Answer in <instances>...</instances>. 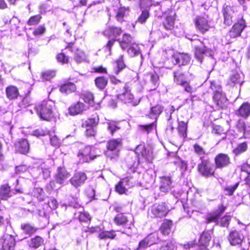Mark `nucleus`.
Wrapping results in <instances>:
<instances>
[{"instance_id": "f257e3e1", "label": "nucleus", "mask_w": 250, "mask_h": 250, "mask_svg": "<svg viewBox=\"0 0 250 250\" xmlns=\"http://www.w3.org/2000/svg\"><path fill=\"white\" fill-rule=\"evenodd\" d=\"M36 110L41 119L49 121L54 116L55 104L51 100L43 101Z\"/></svg>"}, {"instance_id": "f03ea898", "label": "nucleus", "mask_w": 250, "mask_h": 250, "mask_svg": "<svg viewBox=\"0 0 250 250\" xmlns=\"http://www.w3.org/2000/svg\"><path fill=\"white\" fill-rule=\"evenodd\" d=\"M210 87L213 91V99L216 105L221 108L226 107L227 99L225 93H223L220 86L215 82H211Z\"/></svg>"}, {"instance_id": "7ed1b4c3", "label": "nucleus", "mask_w": 250, "mask_h": 250, "mask_svg": "<svg viewBox=\"0 0 250 250\" xmlns=\"http://www.w3.org/2000/svg\"><path fill=\"white\" fill-rule=\"evenodd\" d=\"M201 161L197 167L200 174L206 177L213 176L214 170L208 156H201Z\"/></svg>"}, {"instance_id": "20e7f679", "label": "nucleus", "mask_w": 250, "mask_h": 250, "mask_svg": "<svg viewBox=\"0 0 250 250\" xmlns=\"http://www.w3.org/2000/svg\"><path fill=\"white\" fill-rule=\"evenodd\" d=\"M173 80L175 83L181 85L187 92L191 93L194 91V88L189 84L186 80L184 73L181 70L173 72Z\"/></svg>"}, {"instance_id": "39448f33", "label": "nucleus", "mask_w": 250, "mask_h": 250, "mask_svg": "<svg viewBox=\"0 0 250 250\" xmlns=\"http://www.w3.org/2000/svg\"><path fill=\"white\" fill-rule=\"evenodd\" d=\"M117 98L125 103H132L134 106L138 105L140 102V100L138 101H133L134 96L131 92L130 89L126 85H125L123 86V89L117 95Z\"/></svg>"}, {"instance_id": "423d86ee", "label": "nucleus", "mask_w": 250, "mask_h": 250, "mask_svg": "<svg viewBox=\"0 0 250 250\" xmlns=\"http://www.w3.org/2000/svg\"><path fill=\"white\" fill-rule=\"evenodd\" d=\"M194 43L195 57L199 61L202 62L205 55H211L210 51L204 45L203 42L198 40L194 41Z\"/></svg>"}, {"instance_id": "0eeeda50", "label": "nucleus", "mask_w": 250, "mask_h": 250, "mask_svg": "<svg viewBox=\"0 0 250 250\" xmlns=\"http://www.w3.org/2000/svg\"><path fill=\"white\" fill-rule=\"evenodd\" d=\"M16 242L11 235L6 234L0 238V250H14Z\"/></svg>"}, {"instance_id": "6e6552de", "label": "nucleus", "mask_w": 250, "mask_h": 250, "mask_svg": "<svg viewBox=\"0 0 250 250\" xmlns=\"http://www.w3.org/2000/svg\"><path fill=\"white\" fill-rule=\"evenodd\" d=\"M16 193H22V190L16 188L14 191L7 184L2 185L0 187V198L2 200H7Z\"/></svg>"}, {"instance_id": "1a4fd4ad", "label": "nucleus", "mask_w": 250, "mask_h": 250, "mask_svg": "<svg viewBox=\"0 0 250 250\" xmlns=\"http://www.w3.org/2000/svg\"><path fill=\"white\" fill-rule=\"evenodd\" d=\"M121 145V141L116 140L109 141L107 145V151L106 152V155L110 157L111 159L117 157L118 155V148Z\"/></svg>"}, {"instance_id": "9d476101", "label": "nucleus", "mask_w": 250, "mask_h": 250, "mask_svg": "<svg viewBox=\"0 0 250 250\" xmlns=\"http://www.w3.org/2000/svg\"><path fill=\"white\" fill-rule=\"evenodd\" d=\"M131 217V215L130 214L119 213L114 217L113 221L118 226L129 229L130 226L129 222H130V219Z\"/></svg>"}, {"instance_id": "9b49d317", "label": "nucleus", "mask_w": 250, "mask_h": 250, "mask_svg": "<svg viewBox=\"0 0 250 250\" xmlns=\"http://www.w3.org/2000/svg\"><path fill=\"white\" fill-rule=\"evenodd\" d=\"M214 163L216 168L222 169L228 167L230 164L231 161L228 154L220 153L215 156Z\"/></svg>"}, {"instance_id": "f8f14e48", "label": "nucleus", "mask_w": 250, "mask_h": 250, "mask_svg": "<svg viewBox=\"0 0 250 250\" xmlns=\"http://www.w3.org/2000/svg\"><path fill=\"white\" fill-rule=\"evenodd\" d=\"M168 208L165 203L161 204H155L151 208V212L157 217H163L165 216L168 212Z\"/></svg>"}, {"instance_id": "ddd939ff", "label": "nucleus", "mask_w": 250, "mask_h": 250, "mask_svg": "<svg viewBox=\"0 0 250 250\" xmlns=\"http://www.w3.org/2000/svg\"><path fill=\"white\" fill-rule=\"evenodd\" d=\"M87 179V176L84 172L80 171L76 172L70 178L69 181L71 185L78 188L83 185Z\"/></svg>"}, {"instance_id": "4468645a", "label": "nucleus", "mask_w": 250, "mask_h": 250, "mask_svg": "<svg viewBox=\"0 0 250 250\" xmlns=\"http://www.w3.org/2000/svg\"><path fill=\"white\" fill-rule=\"evenodd\" d=\"M245 26V21L243 19H241L233 26L232 29L230 30L229 33V37L234 38L239 36Z\"/></svg>"}, {"instance_id": "2eb2a0df", "label": "nucleus", "mask_w": 250, "mask_h": 250, "mask_svg": "<svg viewBox=\"0 0 250 250\" xmlns=\"http://www.w3.org/2000/svg\"><path fill=\"white\" fill-rule=\"evenodd\" d=\"M195 25L196 28L202 33L208 31L211 27L210 21L202 17H198L196 18Z\"/></svg>"}, {"instance_id": "dca6fc26", "label": "nucleus", "mask_w": 250, "mask_h": 250, "mask_svg": "<svg viewBox=\"0 0 250 250\" xmlns=\"http://www.w3.org/2000/svg\"><path fill=\"white\" fill-rule=\"evenodd\" d=\"M226 208L223 206L220 207L218 210L208 214L206 217L207 223H216L217 224L219 223L218 218L225 211Z\"/></svg>"}, {"instance_id": "f3484780", "label": "nucleus", "mask_w": 250, "mask_h": 250, "mask_svg": "<svg viewBox=\"0 0 250 250\" xmlns=\"http://www.w3.org/2000/svg\"><path fill=\"white\" fill-rule=\"evenodd\" d=\"M172 58L175 61L176 63L180 65H187L189 63L191 59L189 55L185 53L175 54L173 55Z\"/></svg>"}, {"instance_id": "a211bd4d", "label": "nucleus", "mask_w": 250, "mask_h": 250, "mask_svg": "<svg viewBox=\"0 0 250 250\" xmlns=\"http://www.w3.org/2000/svg\"><path fill=\"white\" fill-rule=\"evenodd\" d=\"M69 177V174L64 167H59L55 174V180L57 183L62 184Z\"/></svg>"}, {"instance_id": "6ab92c4d", "label": "nucleus", "mask_w": 250, "mask_h": 250, "mask_svg": "<svg viewBox=\"0 0 250 250\" xmlns=\"http://www.w3.org/2000/svg\"><path fill=\"white\" fill-rule=\"evenodd\" d=\"M122 33L121 28L117 27H108L103 31V34L107 38L113 37V39H117L118 36H120Z\"/></svg>"}, {"instance_id": "aec40b11", "label": "nucleus", "mask_w": 250, "mask_h": 250, "mask_svg": "<svg viewBox=\"0 0 250 250\" xmlns=\"http://www.w3.org/2000/svg\"><path fill=\"white\" fill-rule=\"evenodd\" d=\"M86 109L85 105L81 102L72 104L68 108V112L71 115H76L82 113Z\"/></svg>"}, {"instance_id": "412c9836", "label": "nucleus", "mask_w": 250, "mask_h": 250, "mask_svg": "<svg viewBox=\"0 0 250 250\" xmlns=\"http://www.w3.org/2000/svg\"><path fill=\"white\" fill-rule=\"evenodd\" d=\"M224 23L230 25L232 23V18L234 14V9L230 6H226L224 9Z\"/></svg>"}, {"instance_id": "4be33fe9", "label": "nucleus", "mask_w": 250, "mask_h": 250, "mask_svg": "<svg viewBox=\"0 0 250 250\" xmlns=\"http://www.w3.org/2000/svg\"><path fill=\"white\" fill-rule=\"evenodd\" d=\"M160 190L164 193H167L171 188L172 181L168 176H163L161 178Z\"/></svg>"}, {"instance_id": "5701e85b", "label": "nucleus", "mask_w": 250, "mask_h": 250, "mask_svg": "<svg viewBox=\"0 0 250 250\" xmlns=\"http://www.w3.org/2000/svg\"><path fill=\"white\" fill-rule=\"evenodd\" d=\"M243 235L238 231H232L228 237V240L231 245H238L241 243L243 239Z\"/></svg>"}, {"instance_id": "b1692460", "label": "nucleus", "mask_w": 250, "mask_h": 250, "mask_svg": "<svg viewBox=\"0 0 250 250\" xmlns=\"http://www.w3.org/2000/svg\"><path fill=\"white\" fill-rule=\"evenodd\" d=\"M135 152L138 155L139 158L140 157H142L146 161H151V153L149 151L146 150L144 145H138L135 150Z\"/></svg>"}, {"instance_id": "393cba45", "label": "nucleus", "mask_w": 250, "mask_h": 250, "mask_svg": "<svg viewBox=\"0 0 250 250\" xmlns=\"http://www.w3.org/2000/svg\"><path fill=\"white\" fill-rule=\"evenodd\" d=\"M16 149L22 154H25L28 152L29 145L26 139H21L15 144Z\"/></svg>"}, {"instance_id": "a878e982", "label": "nucleus", "mask_w": 250, "mask_h": 250, "mask_svg": "<svg viewBox=\"0 0 250 250\" xmlns=\"http://www.w3.org/2000/svg\"><path fill=\"white\" fill-rule=\"evenodd\" d=\"M92 148L89 146H85L84 149L81 152H79L78 156H82L83 160V162H88L90 160H94L97 156H93L91 154Z\"/></svg>"}, {"instance_id": "bb28decb", "label": "nucleus", "mask_w": 250, "mask_h": 250, "mask_svg": "<svg viewBox=\"0 0 250 250\" xmlns=\"http://www.w3.org/2000/svg\"><path fill=\"white\" fill-rule=\"evenodd\" d=\"M117 41L119 43L122 49H126L131 43L132 37L129 34H124L122 39H118Z\"/></svg>"}, {"instance_id": "cd10ccee", "label": "nucleus", "mask_w": 250, "mask_h": 250, "mask_svg": "<svg viewBox=\"0 0 250 250\" xmlns=\"http://www.w3.org/2000/svg\"><path fill=\"white\" fill-rule=\"evenodd\" d=\"M6 94L7 98L13 100L17 98L19 95L18 89L15 86L10 85L6 88Z\"/></svg>"}, {"instance_id": "c85d7f7f", "label": "nucleus", "mask_w": 250, "mask_h": 250, "mask_svg": "<svg viewBox=\"0 0 250 250\" xmlns=\"http://www.w3.org/2000/svg\"><path fill=\"white\" fill-rule=\"evenodd\" d=\"M162 111L163 107L160 105H157L151 108L148 117L151 119H155V121H156L157 118Z\"/></svg>"}, {"instance_id": "c756f323", "label": "nucleus", "mask_w": 250, "mask_h": 250, "mask_svg": "<svg viewBox=\"0 0 250 250\" xmlns=\"http://www.w3.org/2000/svg\"><path fill=\"white\" fill-rule=\"evenodd\" d=\"M76 90V87L75 85L72 83H65L61 86L60 90L62 93L66 94L71 93L74 92Z\"/></svg>"}, {"instance_id": "7c9ffc66", "label": "nucleus", "mask_w": 250, "mask_h": 250, "mask_svg": "<svg viewBox=\"0 0 250 250\" xmlns=\"http://www.w3.org/2000/svg\"><path fill=\"white\" fill-rule=\"evenodd\" d=\"M238 114L243 117H247L250 114V104L244 103L240 107L238 111Z\"/></svg>"}, {"instance_id": "2f4dec72", "label": "nucleus", "mask_w": 250, "mask_h": 250, "mask_svg": "<svg viewBox=\"0 0 250 250\" xmlns=\"http://www.w3.org/2000/svg\"><path fill=\"white\" fill-rule=\"evenodd\" d=\"M172 223L170 220H165L161 227V231L164 235H168L170 232Z\"/></svg>"}, {"instance_id": "473e14b6", "label": "nucleus", "mask_w": 250, "mask_h": 250, "mask_svg": "<svg viewBox=\"0 0 250 250\" xmlns=\"http://www.w3.org/2000/svg\"><path fill=\"white\" fill-rule=\"evenodd\" d=\"M108 79L104 77H99L95 79V83L96 86L100 89H104L107 84Z\"/></svg>"}, {"instance_id": "72a5a7b5", "label": "nucleus", "mask_w": 250, "mask_h": 250, "mask_svg": "<svg viewBox=\"0 0 250 250\" xmlns=\"http://www.w3.org/2000/svg\"><path fill=\"white\" fill-rule=\"evenodd\" d=\"M187 128L188 125L187 123L184 121L179 122V126L178 127L179 134L183 138H185L187 136Z\"/></svg>"}, {"instance_id": "f704fd0d", "label": "nucleus", "mask_w": 250, "mask_h": 250, "mask_svg": "<svg viewBox=\"0 0 250 250\" xmlns=\"http://www.w3.org/2000/svg\"><path fill=\"white\" fill-rule=\"evenodd\" d=\"M87 57L85 53L81 50L77 49L75 53L74 59L77 63H81L86 61Z\"/></svg>"}, {"instance_id": "c9c22d12", "label": "nucleus", "mask_w": 250, "mask_h": 250, "mask_svg": "<svg viewBox=\"0 0 250 250\" xmlns=\"http://www.w3.org/2000/svg\"><path fill=\"white\" fill-rule=\"evenodd\" d=\"M248 148V145L246 142H243L238 145L236 148L233 150V153L236 156L245 152Z\"/></svg>"}, {"instance_id": "e433bc0d", "label": "nucleus", "mask_w": 250, "mask_h": 250, "mask_svg": "<svg viewBox=\"0 0 250 250\" xmlns=\"http://www.w3.org/2000/svg\"><path fill=\"white\" fill-rule=\"evenodd\" d=\"M175 246L170 240H167L162 242L161 246L157 250H173Z\"/></svg>"}, {"instance_id": "4c0bfd02", "label": "nucleus", "mask_w": 250, "mask_h": 250, "mask_svg": "<svg viewBox=\"0 0 250 250\" xmlns=\"http://www.w3.org/2000/svg\"><path fill=\"white\" fill-rule=\"evenodd\" d=\"M21 229L24 233L30 235L34 233L37 229L36 228L29 224H22Z\"/></svg>"}, {"instance_id": "58836bf2", "label": "nucleus", "mask_w": 250, "mask_h": 250, "mask_svg": "<svg viewBox=\"0 0 250 250\" xmlns=\"http://www.w3.org/2000/svg\"><path fill=\"white\" fill-rule=\"evenodd\" d=\"M42 239L40 236H36V237L31 239L29 242V246L31 248L37 249L39 248L43 243Z\"/></svg>"}, {"instance_id": "ea45409f", "label": "nucleus", "mask_w": 250, "mask_h": 250, "mask_svg": "<svg viewBox=\"0 0 250 250\" xmlns=\"http://www.w3.org/2000/svg\"><path fill=\"white\" fill-rule=\"evenodd\" d=\"M174 20L175 19L173 16L167 17L163 23L164 27L167 30H171L174 26Z\"/></svg>"}, {"instance_id": "a19ab883", "label": "nucleus", "mask_w": 250, "mask_h": 250, "mask_svg": "<svg viewBox=\"0 0 250 250\" xmlns=\"http://www.w3.org/2000/svg\"><path fill=\"white\" fill-rule=\"evenodd\" d=\"M211 239V236L209 232H204L200 237L199 242L203 246H207L208 244Z\"/></svg>"}, {"instance_id": "79ce46f5", "label": "nucleus", "mask_w": 250, "mask_h": 250, "mask_svg": "<svg viewBox=\"0 0 250 250\" xmlns=\"http://www.w3.org/2000/svg\"><path fill=\"white\" fill-rule=\"evenodd\" d=\"M115 236L116 233L113 230L102 231L99 234V238L101 239H113Z\"/></svg>"}, {"instance_id": "37998d69", "label": "nucleus", "mask_w": 250, "mask_h": 250, "mask_svg": "<svg viewBox=\"0 0 250 250\" xmlns=\"http://www.w3.org/2000/svg\"><path fill=\"white\" fill-rule=\"evenodd\" d=\"M82 210H80L79 212V215L77 216V213H75V215L76 216V217L78 218L80 222H87L90 221V217L89 216V214L83 211V208H81Z\"/></svg>"}, {"instance_id": "c03bdc74", "label": "nucleus", "mask_w": 250, "mask_h": 250, "mask_svg": "<svg viewBox=\"0 0 250 250\" xmlns=\"http://www.w3.org/2000/svg\"><path fill=\"white\" fill-rule=\"evenodd\" d=\"M81 98L85 102L89 104H92L94 102V96L93 94L89 92H85L82 94Z\"/></svg>"}, {"instance_id": "a18cd8bd", "label": "nucleus", "mask_w": 250, "mask_h": 250, "mask_svg": "<svg viewBox=\"0 0 250 250\" xmlns=\"http://www.w3.org/2000/svg\"><path fill=\"white\" fill-rule=\"evenodd\" d=\"M193 149L195 153L198 155L201 160V156H207L208 153L206 152L204 149L198 144H195L193 146Z\"/></svg>"}, {"instance_id": "49530a36", "label": "nucleus", "mask_w": 250, "mask_h": 250, "mask_svg": "<svg viewBox=\"0 0 250 250\" xmlns=\"http://www.w3.org/2000/svg\"><path fill=\"white\" fill-rule=\"evenodd\" d=\"M149 75L150 81L152 84L151 89H155L158 84L159 76L155 73H150Z\"/></svg>"}, {"instance_id": "de8ad7c7", "label": "nucleus", "mask_w": 250, "mask_h": 250, "mask_svg": "<svg viewBox=\"0 0 250 250\" xmlns=\"http://www.w3.org/2000/svg\"><path fill=\"white\" fill-rule=\"evenodd\" d=\"M55 75V71L47 70L42 73V77L43 80L48 81L53 78Z\"/></svg>"}, {"instance_id": "09e8293b", "label": "nucleus", "mask_w": 250, "mask_h": 250, "mask_svg": "<svg viewBox=\"0 0 250 250\" xmlns=\"http://www.w3.org/2000/svg\"><path fill=\"white\" fill-rule=\"evenodd\" d=\"M127 52L131 57L137 56L140 53L139 48L137 45L130 46L128 49Z\"/></svg>"}, {"instance_id": "8fccbe9b", "label": "nucleus", "mask_w": 250, "mask_h": 250, "mask_svg": "<svg viewBox=\"0 0 250 250\" xmlns=\"http://www.w3.org/2000/svg\"><path fill=\"white\" fill-rule=\"evenodd\" d=\"M37 169L39 171H42L44 179H47L49 176L50 171L44 164L41 165Z\"/></svg>"}, {"instance_id": "3c124183", "label": "nucleus", "mask_w": 250, "mask_h": 250, "mask_svg": "<svg viewBox=\"0 0 250 250\" xmlns=\"http://www.w3.org/2000/svg\"><path fill=\"white\" fill-rule=\"evenodd\" d=\"M146 239L148 240V242L150 246L153 244L156 243L159 240L158 234L156 233H151L146 237Z\"/></svg>"}, {"instance_id": "603ef678", "label": "nucleus", "mask_w": 250, "mask_h": 250, "mask_svg": "<svg viewBox=\"0 0 250 250\" xmlns=\"http://www.w3.org/2000/svg\"><path fill=\"white\" fill-rule=\"evenodd\" d=\"M126 12V9L125 8H120L118 9L117 15L116 19L118 21L122 22L124 21V17Z\"/></svg>"}, {"instance_id": "864d4df0", "label": "nucleus", "mask_w": 250, "mask_h": 250, "mask_svg": "<svg viewBox=\"0 0 250 250\" xmlns=\"http://www.w3.org/2000/svg\"><path fill=\"white\" fill-rule=\"evenodd\" d=\"M239 185V183H236L234 185H231L229 186H227L225 188V190L226 192V194L228 195H231L233 194L234 191L237 188Z\"/></svg>"}, {"instance_id": "5fc2aeb1", "label": "nucleus", "mask_w": 250, "mask_h": 250, "mask_svg": "<svg viewBox=\"0 0 250 250\" xmlns=\"http://www.w3.org/2000/svg\"><path fill=\"white\" fill-rule=\"evenodd\" d=\"M123 55H121L116 61L117 66L118 68V71L116 72V74H118L120 71L122 70L125 67V64L123 61Z\"/></svg>"}, {"instance_id": "6e6d98bb", "label": "nucleus", "mask_w": 250, "mask_h": 250, "mask_svg": "<svg viewBox=\"0 0 250 250\" xmlns=\"http://www.w3.org/2000/svg\"><path fill=\"white\" fill-rule=\"evenodd\" d=\"M30 104L31 101L30 98L28 97H24L19 103V106L21 108H25Z\"/></svg>"}, {"instance_id": "4d7b16f0", "label": "nucleus", "mask_w": 250, "mask_h": 250, "mask_svg": "<svg viewBox=\"0 0 250 250\" xmlns=\"http://www.w3.org/2000/svg\"><path fill=\"white\" fill-rule=\"evenodd\" d=\"M41 19V17L39 15H36L34 16L31 17L27 22V24L28 25H34L38 24L40 20Z\"/></svg>"}, {"instance_id": "13d9d810", "label": "nucleus", "mask_w": 250, "mask_h": 250, "mask_svg": "<svg viewBox=\"0 0 250 250\" xmlns=\"http://www.w3.org/2000/svg\"><path fill=\"white\" fill-rule=\"evenodd\" d=\"M125 181V180H124L123 181L120 182L116 186V191L119 194L125 193L126 188L124 186V183Z\"/></svg>"}, {"instance_id": "bf43d9fd", "label": "nucleus", "mask_w": 250, "mask_h": 250, "mask_svg": "<svg viewBox=\"0 0 250 250\" xmlns=\"http://www.w3.org/2000/svg\"><path fill=\"white\" fill-rule=\"evenodd\" d=\"M49 135L51 145L54 146H59L60 144L61 141L58 137L56 135L52 136L51 134H50Z\"/></svg>"}, {"instance_id": "052dcab7", "label": "nucleus", "mask_w": 250, "mask_h": 250, "mask_svg": "<svg viewBox=\"0 0 250 250\" xmlns=\"http://www.w3.org/2000/svg\"><path fill=\"white\" fill-rule=\"evenodd\" d=\"M43 190L40 188H35L33 191V194L34 196L36 197L39 199L40 201L43 200V198L41 197L42 194L43 193Z\"/></svg>"}, {"instance_id": "680f3d73", "label": "nucleus", "mask_w": 250, "mask_h": 250, "mask_svg": "<svg viewBox=\"0 0 250 250\" xmlns=\"http://www.w3.org/2000/svg\"><path fill=\"white\" fill-rule=\"evenodd\" d=\"M141 127L148 133L150 132L153 129L156 128V121H155L148 125H141Z\"/></svg>"}, {"instance_id": "e2e57ef3", "label": "nucleus", "mask_w": 250, "mask_h": 250, "mask_svg": "<svg viewBox=\"0 0 250 250\" xmlns=\"http://www.w3.org/2000/svg\"><path fill=\"white\" fill-rule=\"evenodd\" d=\"M149 17V13L147 11L145 10L142 12L141 16L138 18V21L141 23L146 22V20Z\"/></svg>"}, {"instance_id": "0e129e2a", "label": "nucleus", "mask_w": 250, "mask_h": 250, "mask_svg": "<svg viewBox=\"0 0 250 250\" xmlns=\"http://www.w3.org/2000/svg\"><path fill=\"white\" fill-rule=\"evenodd\" d=\"M108 126L107 129L108 130H109L111 132V134L112 135L113 134V133L117 130L119 129V127H118L115 124L114 122H108L107 123Z\"/></svg>"}, {"instance_id": "69168bd1", "label": "nucleus", "mask_w": 250, "mask_h": 250, "mask_svg": "<svg viewBox=\"0 0 250 250\" xmlns=\"http://www.w3.org/2000/svg\"><path fill=\"white\" fill-rule=\"evenodd\" d=\"M98 120V119L96 118L89 119L85 122V125L88 127H93V126L97 125Z\"/></svg>"}, {"instance_id": "338daca9", "label": "nucleus", "mask_w": 250, "mask_h": 250, "mask_svg": "<svg viewBox=\"0 0 250 250\" xmlns=\"http://www.w3.org/2000/svg\"><path fill=\"white\" fill-rule=\"evenodd\" d=\"M58 61L62 63H67L68 62V58L66 57L64 53H61L59 54L57 56Z\"/></svg>"}, {"instance_id": "774afa93", "label": "nucleus", "mask_w": 250, "mask_h": 250, "mask_svg": "<svg viewBox=\"0 0 250 250\" xmlns=\"http://www.w3.org/2000/svg\"><path fill=\"white\" fill-rule=\"evenodd\" d=\"M231 217L230 216H226L221 218L220 224L222 227H227L230 220Z\"/></svg>"}]
</instances>
